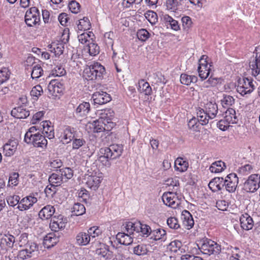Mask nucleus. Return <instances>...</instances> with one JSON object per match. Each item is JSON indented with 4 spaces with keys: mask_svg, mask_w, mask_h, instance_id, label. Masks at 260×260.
<instances>
[{
    "mask_svg": "<svg viewBox=\"0 0 260 260\" xmlns=\"http://www.w3.org/2000/svg\"><path fill=\"white\" fill-rule=\"evenodd\" d=\"M204 108L205 109H200L197 113L203 125L207 124L209 119L214 118L218 113L217 105L214 102H207Z\"/></svg>",
    "mask_w": 260,
    "mask_h": 260,
    "instance_id": "f257e3e1",
    "label": "nucleus"
},
{
    "mask_svg": "<svg viewBox=\"0 0 260 260\" xmlns=\"http://www.w3.org/2000/svg\"><path fill=\"white\" fill-rule=\"evenodd\" d=\"M105 73L104 66L98 62L86 66L83 71V77L87 80H100Z\"/></svg>",
    "mask_w": 260,
    "mask_h": 260,
    "instance_id": "f03ea898",
    "label": "nucleus"
},
{
    "mask_svg": "<svg viewBox=\"0 0 260 260\" xmlns=\"http://www.w3.org/2000/svg\"><path fill=\"white\" fill-rule=\"evenodd\" d=\"M38 249V245L34 242H27L23 248L14 254V260H27L34 255Z\"/></svg>",
    "mask_w": 260,
    "mask_h": 260,
    "instance_id": "7ed1b4c3",
    "label": "nucleus"
},
{
    "mask_svg": "<svg viewBox=\"0 0 260 260\" xmlns=\"http://www.w3.org/2000/svg\"><path fill=\"white\" fill-rule=\"evenodd\" d=\"M198 246L201 253L208 255L218 254L221 251L220 246L210 239L204 240Z\"/></svg>",
    "mask_w": 260,
    "mask_h": 260,
    "instance_id": "20e7f679",
    "label": "nucleus"
},
{
    "mask_svg": "<svg viewBox=\"0 0 260 260\" xmlns=\"http://www.w3.org/2000/svg\"><path fill=\"white\" fill-rule=\"evenodd\" d=\"M123 151L121 145L113 144L108 147H103L100 149L99 156L110 159H114L121 156Z\"/></svg>",
    "mask_w": 260,
    "mask_h": 260,
    "instance_id": "39448f33",
    "label": "nucleus"
},
{
    "mask_svg": "<svg viewBox=\"0 0 260 260\" xmlns=\"http://www.w3.org/2000/svg\"><path fill=\"white\" fill-rule=\"evenodd\" d=\"M260 187V175H250L242 184V190L246 192L253 193Z\"/></svg>",
    "mask_w": 260,
    "mask_h": 260,
    "instance_id": "423d86ee",
    "label": "nucleus"
},
{
    "mask_svg": "<svg viewBox=\"0 0 260 260\" xmlns=\"http://www.w3.org/2000/svg\"><path fill=\"white\" fill-rule=\"evenodd\" d=\"M25 21L28 26H32L40 21V15L36 7H31L28 10L25 15Z\"/></svg>",
    "mask_w": 260,
    "mask_h": 260,
    "instance_id": "0eeeda50",
    "label": "nucleus"
},
{
    "mask_svg": "<svg viewBox=\"0 0 260 260\" xmlns=\"http://www.w3.org/2000/svg\"><path fill=\"white\" fill-rule=\"evenodd\" d=\"M254 85L251 79L245 78L239 80L237 91L242 95L250 93L254 89Z\"/></svg>",
    "mask_w": 260,
    "mask_h": 260,
    "instance_id": "6e6552de",
    "label": "nucleus"
},
{
    "mask_svg": "<svg viewBox=\"0 0 260 260\" xmlns=\"http://www.w3.org/2000/svg\"><path fill=\"white\" fill-rule=\"evenodd\" d=\"M239 183V178L235 173H231L224 179L223 184L226 190L229 192H234Z\"/></svg>",
    "mask_w": 260,
    "mask_h": 260,
    "instance_id": "1a4fd4ad",
    "label": "nucleus"
},
{
    "mask_svg": "<svg viewBox=\"0 0 260 260\" xmlns=\"http://www.w3.org/2000/svg\"><path fill=\"white\" fill-rule=\"evenodd\" d=\"M48 90L53 99L59 98L63 92V85L57 80H52L48 85Z\"/></svg>",
    "mask_w": 260,
    "mask_h": 260,
    "instance_id": "9d476101",
    "label": "nucleus"
},
{
    "mask_svg": "<svg viewBox=\"0 0 260 260\" xmlns=\"http://www.w3.org/2000/svg\"><path fill=\"white\" fill-rule=\"evenodd\" d=\"M208 57L206 55H203L199 62L198 72L200 77L202 79H206L209 75L210 72V64L208 67V64L207 61Z\"/></svg>",
    "mask_w": 260,
    "mask_h": 260,
    "instance_id": "9b49d317",
    "label": "nucleus"
},
{
    "mask_svg": "<svg viewBox=\"0 0 260 260\" xmlns=\"http://www.w3.org/2000/svg\"><path fill=\"white\" fill-rule=\"evenodd\" d=\"M86 128L89 133H100L105 131H109V127L102 119L88 122L86 125Z\"/></svg>",
    "mask_w": 260,
    "mask_h": 260,
    "instance_id": "f8f14e48",
    "label": "nucleus"
},
{
    "mask_svg": "<svg viewBox=\"0 0 260 260\" xmlns=\"http://www.w3.org/2000/svg\"><path fill=\"white\" fill-rule=\"evenodd\" d=\"M96 174V173H95L94 175L92 174L91 175L88 176L85 179L87 187L94 190L98 188L103 179L101 173H99L98 175Z\"/></svg>",
    "mask_w": 260,
    "mask_h": 260,
    "instance_id": "ddd939ff",
    "label": "nucleus"
},
{
    "mask_svg": "<svg viewBox=\"0 0 260 260\" xmlns=\"http://www.w3.org/2000/svg\"><path fill=\"white\" fill-rule=\"evenodd\" d=\"M78 137V132L76 128L71 126H67L63 133L61 141L63 144H68L73 141L75 138Z\"/></svg>",
    "mask_w": 260,
    "mask_h": 260,
    "instance_id": "4468645a",
    "label": "nucleus"
},
{
    "mask_svg": "<svg viewBox=\"0 0 260 260\" xmlns=\"http://www.w3.org/2000/svg\"><path fill=\"white\" fill-rule=\"evenodd\" d=\"M92 98L95 104L103 105L106 104L112 100L110 95L103 91L94 92Z\"/></svg>",
    "mask_w": 260,
    "mask_h": 260,
    "instance_id": "2eb2a0df",
    "label": "nucleus"
},
{
    "mask_svg": "<svg viewBox=\"0 0 260 260\" xmlns=\"http://www.w3.org/2000/svg\"><path fill=\"white\" fill-rule=\"evenodd\" d=\"M28 144H32L35 147L45 148L47 145V140L45 139V137L40 133L37 134L31 138L30 142L27 140L25 141Z\"/></svg>",
    "mask_w": 260,
    "mask_h": 260,
    "instance_id": "dca6fc26",
    "label": "nucleus"
},
{
    "mask_svg": "<svg viewBox=\"0 0 260 260\" xmlns=\"http://www.w3.org/2000/svg\"><path fill=\"white\" fill-rule=\"evenodd\" d=\"M66 219L63 218V216L59 215L57 217L54 216L51 220L50 228L52 231L57 232L63 229L66 226Z\"/></svg>",
    "mask_w": 260,
    "mask_h": 260,
    "instance_id": "f3484780",
    "label": "nucleus"
},
{
    "mask_svg": "<svg viewBox=\"0 0 260 260\" xmlns=\"http://www.w3.org/2000/svg\"><path fill=\"white\" fill-rule=\"evenodd\" d=\"M37 201V198L33 196H29L26 197L20 201L17 208L21 211L28 210Z\"/></svg>",
    "mask_w": 260,
    "mask_h": 260,
    "instance_id": "a211bd4d",
    "label": "nucleus"
},
{
    "mask_svg": "<svg viewBox=\"0 0 260 260\" xmlns=\"http://www.w3.org/2000/svg\"><path fill=\"white\" fill-rule=\"evenodd\" d=\"M162 200L166 205L173 208H175L178 205L176 203V194L172 192L164 193L162 196Z\"/></svg>",
    "mask_w": 260,
    "mask_h": 260,
    "instance_id": "6ab92c4d",
    "label": "nucleus"
},
{
    "mask_svg": "<svg viewBox=\"0 0 260 260\" xmlns=\"http://www.w3.org/2000/svg\"><path fill=\"white\" fill-rule=\"evenodd\" d=\"M15 242V238L8 233L0 235V245L2 247L12 248Z\"/></svg>",
    "mask_w": 260,
    "mask_h": 260,
    "instance_id": "aec40b11",
    "label": "nucleus"
},
{
    "mask_svg": "<svg viewBox=\"0 0 260 260\" xmlns=\"http://www.w3.org/2000/svg\"><path fill=\"white\" fill-rule=\"evenodd\" d=\"M241 228L245 230L248 231L252 229L253 226L252 218L247 213L242 214L240 218Z\"/></svg>",
    "mask_w": 260,
    "mask_h": 260,
    "instance_id": "412c9836",
    "label": "nucleus"
},
{
    "mask_svg": "<svg viewBox=\"0 0 260 260\" xmlns=\"http://www.w3.org/2000/svg\"><path fill=\"white\" fill-rule=\"evenodd\" d=\"M223 182L224 179L222 177H215L210 181L208 186L212 191L216 192L223 188Z\"/></svg>",
    "mask_w": 260,
    "mask_h": 260,
    "instance_id": "4be33fe9",
    "label": "nucleus"
},
{
    "mask_svg": "<svg viewBox=\"0 0 260 260\" xmlns=\"http://www.w3.org/2000/svg\"><path fill=\"white\" fill-rule=\"evenodd\" d=\"M59 241V238L54 233H49L44 238L43 245L45 248H50Z\"/></svg>",
    "mask_w": 260,
    "mask_h": 260,
    "instance_id": "5701e85b",
    "label": "nucleus"
},
{
    "mask_svg": "<svg viewBox=\"0 0 260 260\" xmlns=\"http://www.w3.org/2000/svg\"><path fill=\"white\" fill-rule=\"evenodd\" d=\"M55 213V208L53 206L48 205L44 207L39 212V217L42 219L50 218Z\"/></svg>",
    "mask_w": 260,
    "mask_h": 260,
    "instance_id": "b1692460",
    "label": "nucleus"
},
{
    "mask_svg": "<svg viewBox=\"0 0 260 260\" xmlns=\"http://www.w3.org/2000/svg\"><path fill=\"white\" fill-rule=\"evenodd\" d=\"M131 234L126 232H119L116 235V239L118 242L122 245H129L132 243L133 238L131 236Z\"/></svg>",
    "mask_w": 260,
    "mask_h": 260,
    "instance_id": "393cba45",
    "label": "nucleus"
},
{
    "mask_svg": "<svg viewBox=\"0 0 260 260\" xmlns=\"http://www.w3.org/2000/svg\"><path fill=\"white\" fill-rule=\"evenodd\" d=\"M29 114V111L22 106L15 108L11 111V115L18 119L26 118Z\"/></svg>",
    "mask_w": 260,
    "mask_h": 260,
    "instance_id": "a878e982",
    "label": "nucleus"
},
{
    "mask_svg": "<svg viewBox=\"0 0 260 260\" xmlns=\"http://www.w3.org/2000/svg\"><path fill=\"white\" fill-rule=\"evenodd\" d=\"M181 219L184 226L187 229H191L194 225V220L192 216L189 211H183L181 214Z\"/></svg>",
    "mask_w": 260,
    "mask_h": 260,
    "instance_id": "bb28decb",
    "label": "nucleus"
},
{
    "mask_svg": "<svg viewBox=\"0 0 260 260\" xmlns=\"http://www.w3.org/2000/svg\"><path fill=\"white\" fill-rule=\"evenodd\" d=\"M249 67L251 70L252 75L260 81V59L255 58L250 62Z\"/></svg>",
    "mask_w": 260,
    "mask_h": 260,
    "instance_id": "cd10ccee",
    "label": "nucleus"
},
{
    "mask_svg": "<svg viewBox=\"0 0 260 260\" xmlns=\"http://www.w3.org/2000/svg\"><path fill=\"white\" fill-rule=\"evenodd\" d=\"M76 243L79 246H86L90 243V237L88 232H80L76 237Z\"/></svg>",
    "mask_w": 260,
    "mask_h": 260,
    "instance_id": "c85d7f7f",
    "label": "nucleus"
},
{
    "mask_svg": "<svg viewBox=\"0 0 260 260\" xmlns=\"http://www.w3.org/2000/svg\"><path fill=\"white\" fill-rule=\"evenodd\" d=\"M90 110V104L87 102L80 104L76 108L75 114L78 117H84L87 115Z\"/></svg>",
    "mask_w": 260,
    "mask_h": 260,
    "instance_id": "c756f323",
    "label": "nucleus"
},
{
    "mask_svg": "<svg viewBox=\"0 0 260 260\" xmlns=\"http://www.w3.org/2000/svg\"><path fill=\"white\" fill-rule=\"evenodd\" d=\"M149 246L144 244L136 245L133 248L134 254L138 256H143L148 254L150 251Z\"/></svg>",
    "mask_w": 260,
    "mask_h": 260,
    "instance_id": "7c9ffc66",
    "label": "nucleus"
},
{
    "mask_svg": "<svg viewBox=\"0 0 260 260\" xmlns=\"http://www.w3.org/2000/svg\"><path fill=\"white\" fill-rule=\"evenodd\" d=\"M140 225V221H128L126 222L123 225L124 230L128 234H133L134 232L138 233Z\"/></svg>",
    "mask_w": 260,
    "mask_h": 260,
    "instance_id": "2f4dec72",
    "label": "nucleus"
},
{
    "mask_svg": "<svg viewBox=\"0 0 260 260\" xmlns=\"http://www.w3.org/2000/svg\"><path fill=\"white\" fill-rule=\"evenodd\" d=\"M17 144L15 141L10 142L4 145L3 150L5 155L7 156L13 155L17 149Z\"/></svg>",
    "mask_w": 260,
    "mask_h": 260,
    "instance_id": "473e14b6",
    "label": "nucleus"
},
{
    "mask_svg": "<svg viewBox=\"0 0 260 260\" xmlns=\"http://www.w3.org/2000/svg\"><path fill=\"white\" fill-rule=\"evenodd\" d=\"M225 169V163L221 160H218L211 164L209 170L212 173H218L223 171Z\"/></svg>",
    "mask_w": 260,
    "mask_h": 260,
    "instance_id": "72a5a7b5",
    "label": "nucleus"
},
{
    "mask_svg": "<svg viewBox=\"0 0 260 260\" xmlns=\"http://www.w3.org/2000/svg\"><path fill=\"white\" fill-rule=\"evenodd\" d=\"M51 123L48 121H43L41 123L43 127V132L44 133L46 137L49 139H52L54 137V129L50 126Z\"/></svg>",
    "mask_w": 260,
    "mask_h": 260,
    "instance_id": "f704fd0d",
    "label": "nucleus"
},
{
    "mask_svg": "<svg viewBox=\"0 0 260 260\" xmlns=\"http://www.w3.org/2000/svg\"><path fill=\"white\" fill-rule=\"evenodd\" d=\"M224 118L230 124L237 123L238 118L236 116V111L233 108H228L225 112Z\"/></svg>",
    "mask_w": 260,
    "mask_h": 260,
    "instance_id": "c9c22d12",
    "label": "nucleus"
},
{
    "mask_svg": "<svg viewBox=\"0 0 260 260\" xmlns=\"http://www.w3.org/2000/svg\"><path fill=\"white\" fill-rule=\"evenodd\" d=\"M50 49V51L56 57L60 56L63 53L64 45L62 43H53L48 46Z\"/></svg>",
    "mask_w": 260,
    "mask_h": 260,
    "instance_id": "e433bc0d",
    "label": "nucleus"
},
{
    "mask_svg": "<svg viewBox=\"0 0 260 260\" xmlns=\"http://www.w3.org/2000/svg\"><path fill=\"white\" fill-rule=\"evenodd\" d=\"M183 0H166L165 6L166 9L171 12H175L181 5Z\"/></svg>",
    "mask_w": 260,
    "mask_h": 260,
    "instance_id": "4c0bfd02",
    "label": "nucleus"
},
{
    "mask_svg": "<svg viewBox=\"0 0 260 260\" xmlns=\"http://www.w3.org/2000/svg\"><path fill=\"white\" fill-rule=\"evenodd\" d=\"M175 168L176 170L184 172L188 168V162L183 158L178 157L175 161Z\"/></svg>",
    "mask_w": 260,
    "mask_h": 260,
    "instance_id": "58836bf2",
    "label": "nucleus"
},
{
    "mask_svg": "<svg viewBox=\"0 0 260 260\" xmlns=\"http://www.w3.org/2000/svg\"><path fill=\"white\" fill-rule=\"evenodd\" d=\"M48 181L50 185L59 186L63 182H64V180L61 177V175L59 172L57 173H52L49 177Z\"/></svg>",
    "mask_w": 260,
    "mask_h": 260,
    "instance_id": "ea45409f",
    "label": "nucleus"
},
{
    "mask_svg": "<svg viewBox=\"0 0 260 260\" xmlns=\"http://www.w3.org/2000/svg\"><path fill=\"white\" fill-rule=\"evenodd\" d=\"M138 90L141 93H143L147 95H150L152 93V89L149 84L144 80H141L139 82Z\"/></svg>",
    "mask_w": 260,
    "mask_h": 260,
    "instance_id": "a19ab883",
    "label": "nucleus"
},
{
    "mask_svg": "<svg viewBox=\"0 0 260 260\" xmlns=\"http://www.w3.org/2000/svg\"><path fill=\"white\" fill-rule=\"evenodd\" d=\"M235 100L233 96L223 94L220 100V104L224 108H228L235 104Z\"/></svg>",
    "mask_w": 260,
    "mask_h": 260,
    "instance_id": "79ce46f5",
    "label": "nucleus"
},
{
    "mask_svg": "<svg viewBox=\"0 0 260 260\" xmlns=\"http://www.w3.org/2000/svg\"><path fill=\"white\" fill-rule=\"evenodd\" d=\"M198 78L193 75H188L185 74H182L180 76V82L182 84L188 85L191 83L197 82Z\"/></svg>",
    "mask_w": 260,
    "mask_h": 260,
    "instance_id": "37998d69",
    "label": "nucleus"
},
{
    "mask_svg": "<svg viewBox=\"0 0 260 260\" xmlns=\"http://www.w3.org/2000/svg\"><path fill=\"white\" fill-rule=\"evenodd\" d=\"M113 50V55L112 58L114 62V65L117 72H120L122 70V68L124 63V60L123 57L117 58L116 57V53L115 50H113V47L112 48Z\"/></svg>",
    "mask_w": 260,
    "mask_h": 260,
    "instance_id": "c03bdc74",
    "label": "nucleus"
},
{
    "mask_svg": "<svg viewBox=\"0 0 260 260\" xmlns=\"http://www.w3.org/2000/svg\"><path fill=\"white\" fill-rule=\"evenodd\" d=\"M84 50H86L91 56H95L100 52V47L96 44L91 42L85 47Z\"/></svg>",
    "mask_w": 260,
    "mask_h": 260,
    "instance_id": "a18cd8bd",
    "label": "nucleus"
},
{
    "mask_svg": "<svg viewBox=\"0 0 260 260\" xmlns=\"http://www.w3.org/2000/svg\"><path fill=\"white\" fill-rule=\"evenodd\" d=\"M58 172L60 174L61 177L63 178V180H64V182H67L73 176V171L70 168L60 169Z\"/></svg>",
    "mask_w": 260,
    "mask_h": 260,
    "instance_id": "49530a36",
    "label": "nucleus"
},
{
    "mask_svg": "<svg viewBox=\"0 0 260 260\" xmlns=\"http://www.w3.org/2000/svg\"><path fill=\"white\" fill-rule=\"evenodd\" d=\"M91 24L89 19L87 17H84L79 20V23L77 25V27L80 30H86L90 29Z\"/></svg>",
    "mask_w": 260,
    "mask_h": 260,
    "instance_id": "de8ad7c7",
    "label": "nucleus"
},
{
    "mask_svg": "<svg viewBox=\"0 0 260 260\" xmlns=\"http://www.w3.org/2000/svg\"><path fill=\"white\" fill-rule=\"evenodd\" d=\"M88 234L90 237V240H94L96 237H99L102 234V230L98 226H92L87 230Z\"/></svg>",
    "mask_w": 260,
    "mask_h": 260,
    "instance_id": "09e8293b",
    "label": "nucleus"
},
{
    "mask_svg": "<svg viewBox=\"0 0 260 260\" xmlns=\"http://www.w3.org/2000/svg\"><path fill=\"white\" fill-rule=\"evenodd\" d=\"M72 212L74 215H81L85 212V208L83 204L77 203L74 204Z\"/></svg>",
    "mask_w": 260,
    "mask_h": 260,
    "instance_id": "8fccbe9b",
    "label": "nucleus"
},
{
    "mask_svg": "<svg viewBox=\"0 0 260 260\" xmlns=\"http://www.w3.org/2000/svg\"><path fill=\"white\" fill-rule=\"evenodd\" d=\"M32 66L31 77L32 79H38L42 75L43 70L40 64Z\"/></svg>",
    "mask_w": 260,
    "mask_h": 260,
    "instance_id": "3c124183",
    "label": "nucleus"
},
{
    "mask_svg": "<svg viewBox=\"0 0 260 260\" xmlns=\"http://www.w3.org/2000/svg\"><path fill=\"white\" fill-rule=\"evenodd\" d=\"M166 232L163 229H157L153 230L151 233V239H152L155 241H157L164 238V237L166 235Z\"/></svg>",
    "mask_w": 260,
    "mask_h": 260,
    "instance_id": "603ef678",
    "label": "nucleus"
},
{
    "mask_svg": "<svg viewBox=\"0 0 260 260\" xmlns=\"http://www.w3.org/2000/svg\"><path fill=\"white\" fill-rule=\"evenodd\" d=\"M197 118L193 117L191 118L188 122V126L190 129L194 131H199V126L200 124H201L200 117L197 116Z\"/></svg>",
    "mask_w": 260,
    "mask_h": 260,
    "instance_id": "864d4df0",
    "label": "nucleus"
},
{
    "mask_svg": "<svg viewBox=\"0 0 260 260\" xmlns=\"http://www.w3.org/2000/svg\"><path fill=\"white\" fill-rule=\"evenodd\" d=\"M152 230L151 228L147 224H143L140 222V227L139 228V232L141 233L143 237H147L151 233Z\"/></svg>",
    "mask_w": 260,
    "mask_h": 260,
    "instance_id": "5fc2aeb1",
    "label": "nucleus"
},
{
    "mask_svg": "<svg viewBox=\"0 0 260 260\" xmlns=\"http://www.w3.org/2000/svg\"><path fill=\"white\" fill-rule=\"evenodd\" d=\"M164 19L167 22H169L170 25L173 29L175 30H178L180 29L178 21L173 19V18L168 15H165L164 16Z\"/></svg>",
    "mask_w": 260,
    "mask_h": 260,
    "instance_id": "6e6d98bb",
    "label": "nucleus"
},
{
    "mask_svg": "<svg viewBox=\"0 0 260 260\" xmlns=\"http://www.w3.org/2000/svg\"><path fill=\"white\" fill-rule=\"evenodd\" d=\"M146 18L152 24H154L157 21V14L152 11H148L145 14Z\"/></svg>",
    "mask_w": 260,
    "mask_h": 260,
    "instance_id": "4d7b16f0",
    "label": "nucleus"
},
{
    "mask_svg": "<svg viewBox=\"0 0 260 260\" xmlns=\"http://www.w3.org/2000/svg\"><path fill=\"white\" fill-rule=\"evenodd\" d=\"M9 77L10 73L7 68H4L0 70V84L6 82Z\"/></svg>",
    "mask_w": 260,
    "mask_h": 260,
    "instance_id": "13d9d810",
    "label": "nucleus"
},
{
    "mask_svg": "<svg viewBox=\"0 0 260 260\" xmlns=\"http://www.w3.org/2000/svg\"><path fill=\"white\" fill-rule=\"evenodd\" d=\"M66 72L61 66H56L51 71V75L53 76L60 77L65 75Z\"/></svg>",
    "mask_w": 260,
    "mask_h": 260,
    "instance_id": "bf43d9fd",
    "label": "nucleus"
},
{
    "mask_svg": "<svg viewBox=\"0 0 260 260\" xmlns=\"http://www.w3.org/2000/svg\"><path fill=\"white\" fill-rule=\"evenodd\" d=\"M37 129L36 126L30 127L25 135L24 141H27V140H28L30 142L31 138L39 133V132H37Z\"/></svg>",
    "mask_w": 260,
    "mask_h": 260,
    "instance_id": "052dcab7",
    "label": "nucleus"
},
{
    "mask_svg": "<svg viewBox=\"0 0 260 260\" xmlns=\"http://www.w3.org/2000/svg\"><path fill=\"white\" fill-rule=\"evenodd\" d=\"M137 36L140 40L144 42L149 38L150 34L147 30L141 29L137 31Z\"/></svg>",
    "mask_w": 260,
    "mask_h": 260,
    "instance_id": "680f3d73",
    "label": "nucleus"
},
{
    "mask_svg": "<svg viewBox=\"0 0 260 260\" xmlns=\"http://www.w3.org/2000/svg\"><path fill=\"white\" fill-rule=\"evenodd\" d=\"M253 166L251 164H246L239 168V172L243 175H247L252 172Z\"/></svg>",
    "mask_w": 260,
    "mask_h": 260,
    "instance_id": "e2e57ef3",
    "label": "nucleus"
},
{
    "mask_svg": "<svg viewBox=\"0 0 260 260\" xmlns=\"http://www.w3.org/2000/svg\"><path fill=\"white\" fill-rule=\"evenodd\" d=\"M86 143V141L83 138H75L73 140L72 148L73 149H78Z\"/></svg>",
    "mask_w": 260,
    "mask_h": 260,
    "instance_id": "0e129e2a",
    "label": "nucleus"
},
{
    "mask_svg": "<svg viewBox=\"0 0 260 260\" xmlns=\"http://www.w3.org/2000/svg\"><path fill=\"white\" fill-rule=\"evenodd\" d=\"M20 197L18 196L13 195L7 198V201L9 206L14 207L19 204Z\"/></svg>",
    "mask_w": 260,
    "mask_h": 260,
    "instance_id": "69168bd1",
    "label": "nucleus"
},
{
    "mask_svg": "<svg viewBox=\"0 0 260 260\" xmlns=\"http://www.w3.org/2000/svg\"><path fill=\"white\" fill-rule=\"evenodd\" d=\"M114 34L112 31L106 32L104 35L105 42L107 45L111 46L112 48L113 45V38Z\"/></svg>",
    "mask_w": 260,
    "mask_h": 260,
    "instance_id": "338daca9",
    "label": "nucleus"
},
{
    "mask_svg": "<svg viewBox=\"0 0 260 260\" xmlns=\"http://www.w3.org/2000/svg\"><path fill=\"white\" fill-rule=\"evenodd\" d=\"M43 92V90L42 87L40 85H37L32 88L30 91V94L31 96L38 99L42 95Z\"/></svg>",
    "mask_w": 260,
    "mask_h": 260,
    "instance_id": "774afa93",
    "label": "nucleus"
}]
</instances>
